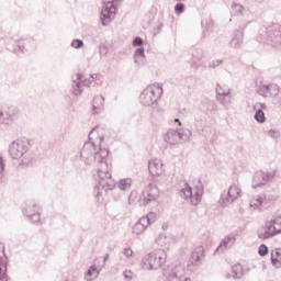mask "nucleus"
Returning <instances> with one entry per match:
<instances>
[{"label":"nucleus","mask_w":281,"mask_h":281,"mask_svg":"<svg viewBox=\"0 0 281 281\" xmlns=\"http://www.w3.org/2000/svg\"><path fill=\"white\" fill-rule=\"evenodd\" d=\"M98 135V126L93 127L89 133V142L85 143L81 149V157L85 160L86 166L97 168L98 186L94 188L97 199H100L106 192L115 188V182L111 179V172H109V164H106V157H109V149L102 148V142H104V135L97 136L95 142H91Z\"/></svg>","instance_id":"1"},{"label":"nucleus","mask_w":281,"mask_h":281,"mask_svg":"<svg viewBox=\"0 0 281 281\" xmlns=\"http://www.w3.org/2000/svg\"><path fill=\"white\" fill-rule=\"evenodd\" d=\"M164 95V88L159 83H153L145 88L140 95V104L143 106H151V109H157V100Z\"/></svg>","instance_id":"2"},{"label":"nucleus","mask_w":281,"mask_h":281,"mask_svg":"<svg viewBox=\"0 0 281 281\" xmlns=\"http://www.w3.org/2000/svg\"><path fill=\"white\" fill-rule=\"evenodd\" d=\"M168 258V255L166 254V250L164 249H156L144 258L143 262L144 266L143 268L146 271H153L161 268Z\"/></svg>","instance_id":"3"},{"label":"nucleus","mask_w":281,"mask_h":281,"mask_svg":"<svg viewBox=\"0 0 281 281\" xmlns=\"http://www.w3.org/2000/svg\"><path fill=\"white\" fill-rule=\"evenodd\" d=\"M181 199L189 201L191 205H199L201 203V198L203 196V184L199 181V184L192 190L190 184L186 183L184 188L180 190Z\"/></svg>","instance_id":"4"},{"label":"nucleus","mask_w":281,"mask_h":281,"mask_svg":"<svg viewBox=\"0 0 281 281\" xmlns=\"http://www.w3.org/2000/svg\"><path fill=\"white\" fill-rule=\"evenodd\" d=\"M192 137V131L188 128H171L165 135V142L170 146H177L181 142H188Z\"/></svg>","instance_id":"5"},{"label":"nucleus","mask_w":281,"mask_h":281,"mask_svg":"<svg viewBox=\"0 0 281 281\" xmlns=\"http://www.w3.org/2000/svg\"><path fill=\"white\" fill-rule=\"evenodd\" d=\"M261 32H263L261 35L268 45H272V47H281V32L280 29H278V25L263 27L261 29Z\"/></svg>","instance_id":"6"},{"label":"nucleus","mask_w":281,"mask_h":281,"mask_svg":"<svg viewBox=\"0 0 281 281\" xmlns=\"http://www.w3.org/2000/svg\"><path fill=\"white\" fill-rule=\"evenodd\" d=\"M159 199V189L157 186L149 183L140 193L138 202L139 205L146 207V205H150V203H155Z\"/></svg>","instance_id":"7"},{"label":"nucleus","mask_w":281,"mask_h":281,"mask_svg":"<svg viewBox=\"0 0 281 281\" xmlns=\"http://www.w3.org/2000/svg\"><path fill=\"white\" fill-rule=\"evenodd\" d=\"M276 179V171L265 172L263 170H259L255 172L252 177L251 188L254 190H258V188H265L268 183H271Z\"/></svg>","instance_id":"8"},{"label":"nucleus","mask_w":281,"mask_h":281,"mask_svg":"<svg viewBox=\"0 0 281 281\" xmlns=\"http://www.w3.org/2000/svg\"><path fill=\"white\" fill-rule=\"evenodd\" d=\"M240 194H243V191L239 189L238 186L232 184L228 189V191L221 194L218 204L221 207H228V205H232L234 201H236Z\"/></svg>","instance_id":"9"},{"label":"nucleus","mask_w":281,"mask_h":281,"mask_svg":"<svg viewBox=\"0 0 281 281\" xmlns=\"http://www.w3.org/2000/svg\"><path fill=\"white\" fill-rule=\"evenodd\" d=\"M30 150V142L18 139L9 146V155L12 159H21Z\"/></svg>","instance_id":"10"},{"label":"nucleus","mask_w":281,"mask_h":281,"mask_svg":"<svg viewBox=\"0 0 281 281\" xmlns=\"http://www.w3.org/2000/svg\"><path fill=\"white\" fill-rule=\"evenodd\" d=\"M166 281H192L186 278V269L183 266L168 267L165 270Z\"/></svg>","instance_id":"11"},{"label":"nucleus","mask_w":281,"mask_h":281,"mask_svg":"<svg viewBox=\"0 0 281 281\" xmlns=\"http://www.w3.org/2000/svg\"><path fill=\"white\" fill-rule=\"evenodd\" d=\"M82 74H76L72 77V93L74 95H82V85L83 87H91V79L82 80Z\"/></svg>","instance_id":"12"},{"label":"nucleus","mask_w":281,"mask_h":281,"mask_svg":"<svg viewBox=\"0 0 281 281\" xmlns=\"http://www.w3.org/2000/svg\"><path fill=\"white\" fill-rule=\"evenodd\" d=\"M23 214L32 221V223H38L41 221V213H38V205L34 202H27L23 209Z\"/></svg>","instance_id":"13"},{"label":"nucleus","mask_w":281,"mask_h":281,"mask_svg":"<svg viewBox=\"0 0 281 281\" xmlns=\"http://www.w3.org/2000/svg\"><path fill=\"white\" fill-rule=\"evenodd\" d=\"M258 93L262 98H276V95L280 94V87L276 83L261 85Z\"/></svg>","instance_id":"14"},{"label":"nucleus","mask_w":281,"mask_h":281,"mask_svg":"<svg viewBox=\"0 0 281 281\" xmlns=\"http://www.w3.org/2000/svg\"><path fill=\"white\" fill-rule=\"evenodd\" d=\"M244 43H245V31L243 29L235 30L228 43L229 47H232L233 49H243Z\"/></svg>","instance_id":"15"},{"label":"nucleus","mask_w":281,"mask_h":281,"mask_svg":"<svg viewBox=\"0 0 281 281\" xmlns=\"http://www.w3.org/2000/svg\"><path fill=\"white\" fill-rule=\"evenodd\" d=\"M19 117V109L9 106L2 110V124H12Z\"/></svg>","instance_id":"16"},{"label":"nucleus","mask_w":281,"mask_h":281,"mask_svg":"<svg viewBox=\"0 0 281 281\" xmlns=\"http://www.w3.org/2000/svg\"><path fill=\"white\" fill-rule=\"evenodd\" d=\"M273 236H278L276 228H273V224L267 222L265 227H261L258 231V238L260 240H268V238H273Z\"/></svg>","instance_id":"17"},{"label":"nucleus","mask_w":281,"mask_h":281,"mask_svg":"<svg viewBox=\"0 0 281 281\" xmlns=\"http://www.w3.org/2000/svg\"><path fill=\"white\" fill-rule=\"evenodd\" d=\"M148 170L153 177H159L160 175H164V162L159 159L150 160Z\"/></svg>","instance_id":"18"},{"label":"nucleus","mask_w":281,"mask_h":281,"mask_svg":"<svg viewBox=\"0 0 281 281\" xmlns=\"http://www.w3.org/2000/svg\"><path fill=\"white\" fill-rule=\"evenodd\" d=\"M256 113H255V120L259 124H265L267 122V117L265 116V111H267V104L265 103H256L254 106Z\"/></svg>","instance_id":"19"},{"label":"nucleus","mask_w":281,"mask_h":281,"mask_svg":"<svg viewBox=\"0 0 281 281\" xmlns=\"http://www.w3.org/2000/svg\"><path fill=\"white\" fill-rule=\"evenodd\" d=\"M148 227V218L140 217L132 227V233L135 234V236H139V234H144L146 232V228Z\"/></svg>","instance_id":"20"},{"label":"nucleus","mask_w":281,"mask_h":281,"mask_svg":"<svg viewBox=\"0 0 281 281\" xmlns=\"http://www.w3.org/2000/svg\"><path fill=\"white\" fill-rule=\"evenodd\" d=\"M234 243H236V236L228 235L226 236L220 244V246L216 248L215 254H218V251H225V249H232L234 247Z\"/></svg>","instance_id":"21"},{"label":"nucleus","mask_w":281,"mask_h":281,"mask_svg":"<svg viewBox=\"0 0 281 281\" xmlns=\"http://www.w3.org/2000/svg\"><path fill=\"white\" fill-rule=\"evenodd\" d=\"M92 109L94 113H102L104 111V98L102 95L94 97Z\"/></svg>","instance_id":"22"},{"label":"nucleus","mask_w":281,"mask_h":281,"mask_svg":"<svg viewBox=\"0 0 281 281\" xmlns=\"http://www.w3.org/2000/svg\"><path fill=\"white\" fill-rule=\"evenodd\" d=\"M144 47H138L136 48L135 53H134V63L136 65H142L144 63Z\"/></svg>","instance_id":"23"},{"label":"nucleus","mask_w":281,"mask_h":281,"mask_svg":"<svg viewBox=\"0 0 281 281\" xmlns=\"http://www.w3.org/2000/svg\"><path fill=\"white\" fill-rule=\"evenodd\" d=\"M202 257H203V248L198 247L191 255L192 265H196V262H201Z\"/></svg>","instance_id":"24"},{"label":"nucleus","mask_w":281,"mask_h":281,"mask_svg":"<svg viewBox=\"0 0 281 281\" xmlns=\"http://www.w3.org/2000/svg\"><path fill=\"white\" fill-rule=\"evenodd\" d=\"M98 276H100V272L98 271V268L95 266H91L88 269L85 278H86L87 281H92L94 278H98Z\"/></svg>","instance_id":"25"},{"label":"nucleus","mask_w":281,"mask_h":281,"mask_svg":"<svg viewBox=\"0 0 281 281\" xmlns=\"http://www.w3.org/2000/svg\"><path fill=\"white\" fill-rule=\"evenodd\" d=\"M217 102L222 104V106H229L232 103V95L231 94H217Z\"/></svg>","instance_id":"26"},{"label":"nucleus","mask_w":281,"mask_h":281,"mask_svg":"<svg viewBox=\"0 0 281 281\" xmlns=\"http://www.w3.org/2000/svg\"><path fill=\"white\" fill-rule=\"evenodd\" d=\"M265 199H266L265 194L257 195L251 200L250 207H254L255 210H257V207H260V205L265 203Z\"/></svg>","instance_id":"27"},{"label":"nucleus","mask_w":281,"mask_h":281,"mask_svg":"<svg viewBox=\"0 0 281 281\" xmlns=\"http://www.w3.org/2000/svg\"><path fill=\"white\" fill-rule=\"evenodd\" d=\"M232 271L234 280H240L243 278V266L240 263L233 266Z\"/></svg>","instance_id":"28"},{"label":"nucleus","mask_w":281,"mask_h":281,"mask_svg":"<svg viewBox=\"0 0 281 281\" xmlns=\"http://www.w3.org/2000/svg\"><path fill=\"white\" fill-rule=\"evenodd\" d=\"M8 262L0 261V281H8Z\"/></svg>","instance_id":"29"},{"label":"nucleus","mask_w":281,"mask_h":281,"mask_svg":"<svg viewBox=\"0 0 281 281\" xmlns=\"http://www.w3.org/2000/svg\"><path fill=\"white\" fill-rule=\"evenodd\" d=\"M231 8L233 12H235V14L239 16H243L245 14V7H243V4L240 3L233 2Z\"/></svg>","instance_id":"30"},{"label":"nucleus","mask_w":281,"mask_h":281,"mask_svg":"<svg viewBox=\"0 0 281 281\" xmlns=\"http://www.w3.org/2000/svg\"><path fill=\"white\" fill-rule=\"evenodd\" d=\"M157 244L160 247H168V245H170V237L166 236L165 234H160L157 238Z\"/></svg>","instance_id":"31"},{"label":"nucleus","mask_w":281,"mask_h":281,"mask_svg":"<svg viewBox=\"0 0 281 281\" xmlns=\"http://www.w3.org/2000/svg\"><path fill=\"white\" fill-rule=\"evenodd\" d=\"M132 183H133V180L131 178H125L119 181V188L120 190H131Z\"/></svg>","instance_id":"32"},{"label":"nucleus","mask_w":281,"mask_h":281,"mask_svg":"<svg viewBox=\"0 0 281 281\" xmlns=\"http://www.w3.org/2000/svg\"><path fill=\"white\" fill-rule=\"evenodd\" d=\"M271 225L277 234H281V215L277 216L274 220H271Z\"/></svg>","instance_id":"33"},{"label":"nucleus","mask_w":281,"mask_h":281,"mask_svg":"<svg viewBox=\"0 0 281 281\" xmlns=\"http://www.w3.org/2000/svg\"><path fill=\"white\" fill-rule=\"evenodd\" d=\"M216 93H217V95H231L232 90L226 85L218 86V88L216 89Z\"/></svg>","instance_id":"34"},{"label":"nucleus","mask_w":281,"mask_h":281,"mask_svg":"<svg viewBox=\"0 0 281 281\" xmlns=\"http://www.w3.org/2000/svg\"><path fill=\"white\" fill-rule=\"evenodd\" d=\"M192 58H193L194 63H199V61L203 60V49L202 48H196L192 53Z\"/></svg>","instance_id":"35"},{"label":"nucleus","mask_w":281,"mask_h":281,"mask_svg":"<svg viewBox=\"0 0 281 281\" xmlns=\"http://www.w3.org/2000/svg\"><path fill=\"white\" fill-rule=\"evenodd\" d=\"M71 47L75 49H82V47H85V42L82 40H74L71 42Z\"/></svg>","instance_id":"36"},{"label":"nucleus","mask_w":281,"mask_h":281,"mask_svg":"<svg viewBox=\"0 0 281 281\" xmlns=\"http://www.w3.org/2000/svg\"><path fill=\"white\" fill-rule=\"evenodd\" d=\"M186 11V4L181 3V2H178L176 5H175V12L176 14H183V12Z\"/></svg>","instance_id":"37"},{"label":"nucleus","mask_w":281,"mask_h":281,"mask_svg":"<svg viewBox=\"0 0 281 281\" xmlns=\"http://www.w3.org/2000/svg\"><path fill=\"white\" fill-rule=\"evenodd\" d=\"M258 254L259 256H262V257L267 256V254H269V247H267V245L265 244H261L259 246Z\"/></svg>","instance_id":"38"},{"label":"nucleus","mask_w":281,"mask_h":281,"mask_svg":"<svg viewBox=\"0 0 281 281\" xmlns=\"http://www.w3.org/2000/svg\"><path fill=\"white\" fill-rule=\"evenodd\" d=\"M271 263L274 267H281V256L280 258L276 257V254L271 252Z\"/></svg>","instance_id":"39"},{"label":"nucleus","mask_w":281,"mask_h":281,"mask_svg":"<svg viewBox=\"0 0 281 281\" xmlns=\"http://www.w3.org/2000/svg\"><path fill=\"white\" fill-rule=\"evenodd\" d=\"M143 218H147V225H150V223H155L157 215L155 213H149L146 216H143Z\"/></svg>","instance_id":"40"},{"label":"nucleus","mask_w":281,"mask_h":281,"mask_svg":"<svg viewBox=\"0 0 281 281\" xmlns=\"http://www.w3.org/2000/svg\"><path fill=\"white\" fill-rule=\"evenodd\" d=\"M223 63L221 59H214L210 63L209 68L210 69H216V67H220V65Z\"/></svg>","instance_id":"41"},{"label":"nucleus","mask_w":281,"mask_h":281,"mask_svg":"<svg viewBox=\"0 0 281 281\" xmlns=\"http://www.w3.org/2000/svg\"><path fill=\"white\" fill-rule=\"evenodd\" d=\"M206 109L207 111H216L217 105L215 101H207L206 102Z\"/></svg>","instance_id":"42"},{"label":"nucleus","mask_w":281,"mask_h":281,"mask_svg":"<svg viewBox=\"0 0 281 281\" xmlns=\"http://www.w3.org/2000/svg\"><path fill=\"white\" fill-rule=\"evenodd\" d=\"M133 45H134V47H139L140 45H144V40L139 36H136L133 40Z\"/></svg>","instance_id":"43"},{"label":"nucleus","mask_w":281,"mask_h":281,"mask_svg":"<svg viewBox=\"0 0 281 281\" xmlns=\"http://www.w3.org/2000/svg\"><path fill=\"white\" fill-rule=\"evenodd\" d=\"M136 200H137V193L135 191H132L130 196H128L130 205H133V203H135Z\"/></svg>","instance_id":"44"},{"label":"nucleus","mask_w":281,"mask_h":281,"mask_svg":"<svg viewBox=\"0 0 281 281\" xmlns=\"http://www.w3.org/2000/svg\"><path fill=\"white\" fill-rule=\"evenodd\" d=\"M211 32H212V26H210V24H207L206 29L202 33V38H207V36H210Z\"/></svg>","instance_id":"45"},{"label":"nucleus","mask_w":281,"mask_h":281,"mask_svg":"<svg viewBox=\"0 0 281 281\" xmlns=\"http://www.w3.org/2000/svg\"><path fill=\"white\" fill-rule=\"evenodd\" d=\"M123 276H124L125 280H128V281L133 280V271H131V270H125L123 272Z\"/></svg>","instance_id":"46"},{"label":"nucleus","mask_w":281,"mask_h":281,"mask_svg":"<svg viewBox=\"0 0 281 281\" xmlns=\"http://www.w3.org/2000/svg\"><path fill=\"white\" fill-rule=\"evenodd\" d=\"M123 254L126 256V258H131V256H133V249L125 248Z\"/></svg>","instance_id":"47"},{"label":"nucleus","mask_w":281,"mask_h":281,"mask_svg":"<svg viewBox=\"0 0 281 281\" xmlns=\"http://www.w3.org/2000/svg\"><path fill=\"white\" fill-rule=\"evenodd\" d=\"M5 170V164L3 162V158L0 156V172H3Z\"/></svg>","instance_id":"48"},{"label":"nucleus","mask_w":281,"mask_h":281,"mask_svg":"<svg viewBox=\"0 0 281 281\" xmlns=\"http://www.w3.org/2000/svg\"><path fill=\"white\" fill-rule=\"evenodd\" d=\"M0 124H3V109H0Z\"/></svg>","instance_id":"49"},{"label":"nucleus","mask_w":281,"mask_h":281,"mask_svg":"<svg viewBox=\"0 0 281 281\" xmlns=\"http://www.w3.org/2000/svg\"><path fill=\"white\" fill-rule=\"evenodd\" d=\"M18 47H19V49H20L21 52H23V49H25V46H23V45L21 44V42H19Z\"/></svg>","instance_id":"50"},{"label":"nucleus","mask_w":281,"mask_h":281,"mask_svg":"<svg viewBox=\"0 0 281 281\" xmlns=\"http://www.w3.org/2000/svg\"><path fill=\"white\" fill-rule=\"evenodd\" d=\"M29 212H30V214H34V206H31V207L29 209Z\"/></svg>","instance_id":"51"},{"label":"nucleus","mask_w":281,"mask_h":281,"mask_svg":"<svg viewBox=\"0 0 281 281\" xmlns=\"http://www.w3.org/2000/svg\"><path fill=\"white\" fill-rule=\"evenodd\" d=\"M106 260H109V254H105V256L103 258V262H106Z\"/></svg>","instance_id":"52"},{"label":"nucleus","mask_w":281,"mask_h":281,"mask_svg":"<svg viewBox=\"0 0 281 281\" xmlns=\"http://www.w3.org/2000/svg\"><path fill=\"white\" fill-rule=\"evenodd\" d=\"M176 123H179V126H181V121H179V119H175Z\"/></svg>","instance_id":"53"},{"label":"nucleus","mask_w":281,"mask_h":281,"mask_svg":"<svg viewBox=\"0 0 281 281\" xmlns=\"http://www.w3.org/2000/svg\"><path fill=\"white\" fill-rule=\"evenodd\" d=\"M90 78H92V80H95V77L93 75H90Z\"/></svg>","instance_id":"54"},{"label":"nucleus","mask_w":281,"mask_h":281,"mask_svg":"<svg viewBox=\"0 0 281 281\" xmlns=\"http://www.w3.org/2000/svg\"><path fill=\"white\" fill-rule=\"evenodd\" d=\"M226 278H227V279L232 278V274H226Z\"/></svg>","instance_id":"55"}]
</instances>
